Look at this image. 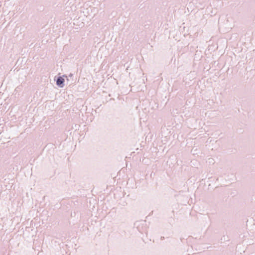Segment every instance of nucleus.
<instances>
[{
  "mask_svg": "<svg viewBox=\"0 0 255 255\" xmlns=\"http://www.w3.org/2000/svg\"><path fill=\"white\" fill-rule=\"evenodd\" d=\"M178 34H179L180 35H181L182 34V33L181 32H179V33H178Z\"/></svg>",
  "mask_w": 255,
  "mask_h": 255,
  "instance_id": "7",
  "label": "nucleus"
},
{
  "mask_svg": "<svg viewBox=\"0 0 255 255\" xmlns=\"http://www.w3.org/2000/svg\"><path fill=\"white\" fill-rule=\"evenodd\" d=\"M164 239V237H161V240H163Z\"/></svg>",
  "mask_w": 255,
  "mask_h": 255,
  "instance_id": "5",
  "label": "nucleus"
},
{
  "mask_svg": "<svg viewBox=\"0 0 255 255\" xmlns=\"http://www.w3.org/2000/svg\"><path fill=\"white\" fill-rule=\"evenodd\" d=\"M56 85L60 88H63L64 86V82L65 80L64 79L61 77L59 76L57 78V79L56 80Z\"/></svg>",
  "mask_w": 255,
  "mask_h": 255,
  "instance_id": "1",
  "label": "nucleus"
},
{
  "mask_svg": "<svg viewBox=\"0 0 255 255\" xmlns=\"http://www.w3.org/2000/svg\"><path fill=\"white\" fill-rule=\"evenodd\" d=\"M69 77H72L73 76V74L70 73L69 75Z\"/></svg>",
  "mask_w": 255,
  "mask_h": 255,
  "instance_id": "4",
  "label": "nucleus"
},
{
  "mask_svg": "<svg viewBox=\"0 0 255 255\" xmlns=\"http://www.w3.org/2000/svg\"><path fill=\"white\" fill-rule=\"evenodd\" d=\"M171 36H172L174 38H175V40H177L178 41L180 40V39H179L177 37V33L176 34H175V33H169V38H170Z\"/></svg>",
  "mask_w": 255,
  "mask_h": 255,
  "instance_id": "2",
  "label": "nucleus"
},
{
  "mask_svg": "<svg viewBox=\"0 0 255 255\" xmlns=\"http://www.w3.org/2000/svg\"><path fill=\"white\" fill-rule=\"evenodd\" d=\"M63 77H67L66 75H64L63 76Z\"/></svg>",
  "mask_w": 255,
  "mask_h": 255,
  "instance_id": "6",
  "label": "nucleus"
},
{
  "mask_svg": "<svg viewBox=\"0 0 255 255\" xmlns=\"http://www.w3.org/2000/svg\"><path fill=\"white\" fill-rule=\"evenodd\" d=\"M209 162H212L214 160L213 158H209Z\"/></svg>",
  "mask_w": 255,
  "mask_h": 255,
  "instance_id": "3",
  "label": "nucleus"
},
{
  "mask_svg": "<svg viewBox=\"0 0 255 255\" xmlns=\"http://www.w3.org/2000/svg\"><path fill=\"white\" fill-rule=\"evenodd\" d=\"M183 36H184V37H186V35H185V34H184V35H183Z\"/></svg>",
  "mask_w": 255,
  "mask_h": 255,
  "instance_id": "8",
  "label": "nucleus"
}]
</instances>
